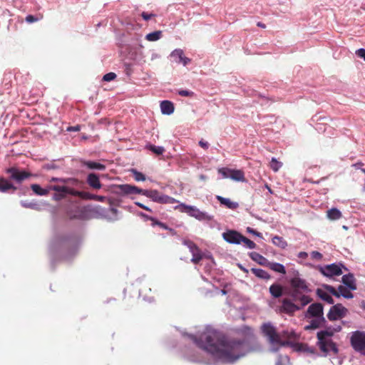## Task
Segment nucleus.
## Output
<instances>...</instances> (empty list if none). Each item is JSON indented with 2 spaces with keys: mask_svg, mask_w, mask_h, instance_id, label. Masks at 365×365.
Returning a JSON list of instances; mask_svg holds the SVG:
<instances>
[{
  "mask_svg": "<svg viewBox=\"0 0 365 365\" xmlns=\"http://www.w3.org/2000/svg\"><path fill=\"white\" fill-rule=\"evenodd\" d=\"M188 336L199 348L210 354L216 363L233 364L257 350L246 339H229L210 327H207L199 337L192 334H188Z\"/></svg>",
  "mask_w": 365,
  "mask_h": 365,
  "instance_id": "nucleus-1",
  "label": "nucleus"
},
{
  "mask_svg": "<svg viewBox=\"0 0 365 365\" xmlns=\"http://www.w3.org/2000/svg\"><path fill=\"white\" fill-rule=\"evenodd\" d=\"M118 210L111 207L109 210L105 209L101 206L89 207L79 206L78 205H72L68 210V215L71 219L89 220L94 217L105 218L110 222L118 220Z\"/></svg>",
  "mask_w": 365,
  "mask_h": 365,
  "instance_id": "nucleus-2",
  "label": "nucleus"
},
{
  "mask_svg": "<svg viewBox=\"0 0 365 365\" xmlns=\"http://www.w3.org/2000/svg\"><path fill=\"white\" fill-rule=\"evenodd\" d=\"M262 331L267 337L270 345V351L276 352L281 347L292 346L297 351H302L303 345L297 343H292L289 339L296 337V334L293 331L287 330L283 331L282 333H277L275 328L270 323H265L262 326Z\"/></svg>",
  "mask_w": 365,
  "mask_h": 365,
  "instance_id": "nucleus-3",
  "label": "nucleus"
},
{
  "mask_svg": "<svg viewBox=\"0 0 365 365\" xmlns=\"http://www.w3.org/2000/svg\"><path fill=\"white\" fill-rule=\"evenodd\" d=\"M290 284L292 288L289 296L293 301L295 302L302 301V305H307L311 302L312 299L307 294L311 292V289L304 279L295 276L291 279Z\"/></svg>",
  "mask_w": 365,
  "mask_h": 365,
  "instance_id": "nucleus-4",
  "label": "nucleus"
},
{
  "mask_svg": "<svg viewBox=\"0 0 365 365\" xmlns=\"http://www.w3.org/2000/svg\"><path fill=\"white\" fill-rule=\"evenodd\" d=\"M306 318L312 319L305 329H316L325 326L327 321L324 317V307L321 303H313L307 309Z\"/></svg>",
  "mask_w": 365,
  "mask_h": 365,
  "instance_id": "nucleus-5",
  "label": "nucleus"
},
{
  "mask_svg": "<svg viewBox=\"0 0 365 365\" xmlns=\"http://www.w3.org/2000/svg\"><path fill=\"white\" fill-rule=\"evenodd\" d=\"M78 240L76 236H56L51 242L50 249L53 251L68 250V255L73 256L78 250Z\"/></svg>",
  "mask_w": 365,
  "mask_h": 365,
  "instance_id": "nucleus-6",
  "label": "nucleus"
},
{
  "mask_svg": "<svg viewBox=\"0 0 365 365\" xmlns=\"http://www.w3.org/2000/svg\"><path fill=\"white\" fill-rule=\"evenodd\" d=\"M179 207L182 212L187 213L189 216L195 217L199 221H211L213 220V215L200 210L195 206L181 203Z\"/></svg>",
  "mask_w": 365,
  "mask_h": 365,
  "instance_id": "nucleus-7",
  "label": "nucleus"
},
{
  "mask_svg": "<svg viewBox=\"0 0 365 365\" xmlns=\"http://www.w3.org/2000/svg\"><path fill=\"white\" fill-rule=\"evenodd\" d=\"M153 190H143L129 184H122L117 186L116 193L121 195L140 194L150 198Z\"/></svg>",
  "mask_w": 365,
  "mask_h": 365,
  "instance_id": "nucleus-8",
  "label": "nucleus"
},
{
  "mask_svg": "<svg viewBox=\"0 0 365 365\" xmlns=\"http://www.w3.org/2000/svg\"><path fill=\"white\" fill-rule=\"evenodd\" d=\"M350 344L353 349L365 356V332L361 331H355L351 333L350 337Z\"/></svg>",
  "mask_w": 365,
  "mask_h": 365,
  "instance_id": "nucleus-9",
  "label": "nucleus"
},
{
  "mask_svg": "<svg viewBox=\"0 0 365 365\" xmlns=\"http://www.w3.org/2000/svg\"><path fill=\"white\" fill-rule=\"evenodd\" d=\"M48 189L49 190V192L51 190L56 192L53 195V199L56 201L64 199L68 195L76 197L75 192H78V190H75L73 188L70 187L59 185H48Z\"/></svg>",
  "mask_w": 365,
  "mask_h": 365,
  "instance_id": "nucleus-10",
  "label": "nucleus"
},
{
  "mask_svg": "<svg viewBox=\"0 0 365 365\" xmlns=\"http://www.w3.org/2000/svg\"><path fill=\"white\" fill-rule=\"evenodd\" d=\"M318 339L317 345L320 350L325 354L332 352L336 354L339 351L338 347L331 339L332 336H325L317 334Z\"/></svg>",
  "mask_w": 365,
  "mask_h": 365,
  "instance_id": "nucleus-11",
  "label": "nucleus"
},
{
  "mask_svg": "<svg viewBox=\"0 0 365 365\" xmlns=\"http://www.w3.org/2000/svg\"><path fill=\"white\" fill-rule=\"evenodd\" d=\"M9 175V179L17 183H21L24 180L30 178L31 174L26 170H21L17 167H11L6 170Z\"/></svg>",
  "mask_w": 365,
  "mask_h": 365,
  "instance_id": "nucleus-12",
  "label": "nucleus"
},
{
  "mask_svg": "<svg viewBox=\"0 0 365 365\" xmlns=\"http://www.w3.org/2000/svg\"><path fill=\"white\" fill-rule=\"evenodd\" d=\"M218 173L222 175L223 178H230L237 182H244L245 180L244 173L240 170L222 168L218 170Z\"/></svg>",
  "mask_w": 365,
  "mask_h": 365,
  "instance_id": "nucleus-13",
  "label": "nucleus"
},
{
  "mask_svg": "<svg viewBox=\"0 0 365 365\" xmlns=\"http://www.w3.org/2000/svg\"><path fill=\"white\" fill-rule=\"evenodd\" d=\"M348 310L341 304L332 306L327 314V318L330 321H335L344 317Z\"/></svg>",
  "mask_w": 365,
  "mask_h": 365,
  "instance_id": "nucleus-14",
  "label": "nucleus"
},
{
  "mask_svg": "<svg viewBox=\"0 0 365 365\" xmlns=\"http://www.w3.org/2000/svg\"><path fill=\"white\" fill-rule=\"evenodd\" d=\"M342 264H331L324 267H321L319 268L320 272L328 277H331L333 276H339L342 274L341 270Z\"/></svg>",
  "mask_w": 365,
  "mask_h": 365,
  "instance_id": "nucleus-15",
  "label": "nucleus"
},
{
  "mask_svg": "<svg viewBox=\"0 0 365 365\" xmlns=\"http://www.w3.org/2000/svg\"><path fill=\"white\" fill-rule=\"evenodd\" d=\"M306 305H302V301L295 302L292 299H284L282 301V309L288 314H292L297 310L302 309Z\"/></svg>",
  "mask_w": 365,
  "mask_h": 365,
  "instance_id": "nucleus-16",
  "label": "nucleus"
},
{
  "mask_svg": "<svg viewBox=\"0 0 365 365\" xmlns=\"http://www.w3.org/2000/svg\"><path fill=\"white\" fill-rule=\"evenodd\" d=\"M170 59L176 63H182L184 66L188 65L191 62V59L184 56V51L181 48L173 50L170 56Z\"/></svg>",
  "mask_w": 365,
  "mask_h": 365,
  "instance_id": "nucleus-17",
  "label": "nucleus"
},
{
  "mask_svg": "<svg viewBox=\"0 0 365 365\" xmlns=\"http://www.w3.org/2000/svg\"><path fill=\"white\" fill-rule=\"evenodd\" d=\"M150 199L155 202L161 204H173L176 200L168 195L161 194L157 190H153L151 194Z\"/></svg>",
  "mask_w": 365,
  "mask_h": 365,
  "instance_id": "nucleus-18",
  "label": "nucleus"
},
{
  "mask_svg": "<svg viewBox=\"0 0 365 365\" xmlns=\"http://www.w3.org/2000/svg\"><path fill=\"white\" fill-rule=\"evenodd\" d=\"M222 237L228 243L239 245L242 242V235L235 230H228L222 233Z\"/></svg>",
  "mask_w": 365,
  "mask_h": 365,
  "instance_id": "nucleus-19",
  "label": "nucleus"
},
{
  "mask_svg": "<svg viewBox=\"0 0 365 365\" xmlns=\"http://www.w3.org/2000/svg\"><path fill=\"white\" fill-rule=\"evenodd\" d=\"M75 194H76V197H81V198L85 199V200H96L98 202H104L106 199V197L105 196H101V195H94V194H91L89 192H83V191H78V192H76Z\"/></svg>",
  "mask_w": 365,
  "mask_h": 365,
  "instance_id": "nucleus-20",
  "label": "nucleus"
},
{
  "mask_svg": "<svg viewBox=\"0 0 365 365\" xmlns=\"http://www.w3.org/2000/svg\"><path fill=\"white\" fill-rule=\"evenodd\" d=\"M87 183L91 187L96 190L100 189L102 187V184L99 180L98 176L94 173H91L88 175Z\"/></svg>",
  "mask_w": 365,
  "mask_h": 365,
  "instance_id": "nucleus-21",
  "label": "nucleus"
},
{
  "mask_svg": "<svg viewBox=\"0 0 365 365\" xmlns=\"http://www.w3.org/2000/svg\"><path fill=\"white\" fill-rule=\"evenodd\" d=\"M342 283L350 290H356V285L352 274H344L341 278Z\"/></svg>",
  "mask_w": 365,
  "mask_h": 365,
  "instance_id": "nucleus-22",
  "label": "nucleus"
},
{
  "mask_svg": "<svg viewBox=\"0 0 365 365\" xmlns=\"http://www.w3.org/2000/svg\"><path fill=\"white\" fill-rule=\"evenodd\" d=\"M216 199L219 201V202L225 206L226 207L235 210L239 207V204L237 202H232L229 198L223 197L220 195L216 196Z\"/></svg>",
  "mask_w": 365,
  "mask_h": 365,
  "instance_id": "nucleus-23",
  "label": "nucleus"
},
{
  "mask_svg": "<svg viewBox=\"0 0 365 365\" xmlns=\"http://www.w3.org/2000/svg\"><path fill=\"white\" fill-rule=\"evenodd\" d=\"M9 190H12L14 192L16 190V187L6 178H0V192H6Z\"/></svg>",
  "mask_w": 365,
  "mask_h": 365,
  "instance_id": "nucleus-24",
  "label": "nucleus"
},
{
  "mask_svg": "<svg viewBox=\"0 0 365 365\" xmlns=\"http://www.w3.org/2000/svg\"><path fill=\"white\" fill-rule=\"evenodd\" d=\"M160 110L163 114L170 115L174 112L173 103L169 101H163L160 103Z\"/></svg>",
  "mask_w": 365,
  "mask_h": 365,
  "instance_id": "nucleus-25",
  "label": "nucleus"
},
{
  "mask_svg": "<svg viewBox=\"0 0 365 365\" xmlns=\"http://www.w3.org/2000/svg\"><path fill=\"white\" fill-rule=\"evenodd\" d=\"M249 255L252 260L262 266L267 267L269 262L267 258L256 252H250Z\"/></svg>",
  "mask_w": 365,
  "mask_h": 365,
  "instance_id": "nucleus-26",
  "label": "nucleus"
},
{
  "mask_svg": "<svg viewBox=\"0 0 365 365\" xmlns=\"http://www.w3.org/2000/svg\"><path fill=\"white\" fill-rule=\"evenodd\" d=\"M269 292L274 298H279L282 296L283 287L279 284H273L269 287Z\"/></svg>",
  "mask_w": 365,
  "mask_h": 365,
  "instance_id": "nucleus-27",
  "label": "nucleus"
},
{
  "mask_svg": "<svg viewBox=\"0 0 365 365\" xmlns=\"http://www.w3.org/2000/svg\"><path fill=\"white\" fill-rule=\"evenodd\" d=\"M83 165L86 166L88 168L91 170H104L106 169V166L100 163L94 162V161H83Z\"/></svg>",
  "mask_w": 365,
  "mask_h": 365,
  "instance_id": "nucleus-28",
  "label": "nucleus"
},
{
  "mask_svg": "<svg viewBox=\"0 0 365 365\" xmlns=\"http://www.w3.org/2000/svg\"><path fill=\"white\" fill-rule=\"evenodd\" d=\"M251 272L258 278L268 280L271 278L270 274L264 269L259 268H252Z\"/></svg>",
  "mask_w": 365,
  "mask_h": 365,
  "instance_id": "nucleus-29",
  "label": "nucleus"
},
{
  "mask_svg": "<svg viewBox=\"0 0 365 365\" xmlns=\"http://www.w3.org/2000/svg\"><path fill=\"white\" fill-rule=\"evenodd\" d=\"M267 267H268L269 269L276 272L281 273L283 274H286V269L284 266L280 263L269 262Z\"/></svg>",
  "mask_w": 365,
  "mask_h": 365,
  "instance_id": "nucleus-30",
  "label": "nucleus"
},
{
  "mask_svg": "<svg viewBox=\"0 0 365 365\" xmlns=\"http://www.w3.org/2000/svg\"><path fill=\"white\" fill-rule=\"evenodd\" d=\"M31 188L33 192L37 195L44 196L47 195L49 193V190L48 189V186L46 188H42L38 184H32L31 185Z\"/></svg>",
  "mask_w": 365,
  "mask_h": 365,
  "instance_id": "nucleus-31",
  "label": "nucleus"
},
{
  "mask_svg": "<svg viewBox=\"0 0 365 365\" xmlns=\"http://www.w3.org/2000/svg\"><path fill=\"white\" fill-rule=\"evenodd\" d=\"M327 216L331 220H336L340 219L342 215L339 210L334 207L327 210Z\"/></svg>",
  "mask_w": 365,
  "mask_h": 365,
  "instance_id": "nucleus-32",
  "label": "nucleus"
},
{
  "mask_svg": "<svg viewBox=\"0 0 365 365\" xmlns=\"http://www.w3.org/2000/svg\"><path fill=\"white\" fill-rule=\"evenodd\" d=\"M339 295L340 297H343L346 299H352L354 297V294L351 292L350 289L347 288V287H344L343 285H339L338 287Z\"/></svg>",
  "mask_w": 365,
  "mask_h": 365,
  "instance_id": "nucleus-33",
  "label": "nucleus"
},
{
  "mask_svg": "<svg viewBox=\"0 0 365 365\" xmlns=\"http://www.w3.org/2000/svg\"><path fill=\"white\" fill-rule=\"evenodd\" d=\"M20 203L21 206L25 208H29L34 210H40L41 209V205L36 201L29 202L26 200H21Z\"/></svg>",
  "mask_w": 365,
  "mask_h": 365,
  "instance_id": "nucleus-34",
  "label": "nucleus"
},
{
  "mask_svg": "<svg viewBox=\"0 0 365 365\" xmlns=\"http://www.w3.org/2000/svg\"><path fill=\"white\" fill-rule=\"evenodd\" d=\"M317 294L322 300L327 302L329 304H333L334 302L333 298L328 293H327L326 292H324L320 289H317Z\"/></svg>",
  "mask_w": 365,
  "mask_h": 365,
  "instance_id": "nucleus-35",
  "label": "nucleus"
},
{
  "mask_svg": "<svg viewBox=\"0 0 365 365\" xmlns=\"http://www.w3.org/2000/svg\"><path fill=\"white\" fill-rule=\"evenodd\" d=\"M163 36V33L161 31H155L154 32H151L145 36V39L148 41H155L160 39Z\"/></svg>",
  "mask_w": 365,
  "mask_h": 365,
  "instance_id": "nucleus-36",
  "label": "nucleus"
},
{
  "mask_svg": "<svg viewBox=\"0 0 365 365\" xmlns=\"http://www.w3.org/2000/svg\"><path fill=\"white\" fill-rule=\"evenodd\" d=\"M272 241L274 245L282 249L287 246V242L282 237L277 235L273 237Z\"/></svg>",
  "mask_w": 365,
  "mask_h": 365,
  "instance_id": "nucleus-37",
  "label": "nucleus"
},
{
  "mask_svg": "<svg viewBox=\"0 0 365 365\" xmlns=\"http://www.w3.org/2000/svg\"><path fill=\"white\" fill-rule=\"evenodd\" d=\"M192 257L191 259V262L195 264L198 263L202 258L201 251L200 250L199 248L197 249L196 250L193 251L192 252Z\"/></svg>",
  "mask_w": 365,
  "mask_h": 365,
  "instance_id": "nucleus-38",
  "label": "nucleus"
},
{
  "mask_svg": "<svg viewBox=\"0 0 365 365\" xmlns=\"http://www.w3.org/2000/svg\"><path fill=\"white\" fill-rule=\"evenodd\" d=\"M335 334L334 331L332 329V327H327L325 329L321 330L317 332L318 335L325 336H333Z\"/></svg>",
  "mask_w": 365,
  "mask_h": 365,
  "instance_id": "nucleus-39",
  "label": "nucleus"
},
{
  "mask_svg": "<svg viewBox=\"0 0 365 365\" xmlns=\"http://www.w3.org/2000/svg\"><path fill=\"white\" fill-rule=\"evenodd\" d=\"M148 148L158 155H162L165 152V148L162 146L149 145H148Z\"/></svg>",
  "mask_w": 365,
  "mask_h": 365,
  "instance_id": "nucleus-40",
  "label": "nucleus"
},
{
  "mask_svg": "<svg viewBox=\"0 0 365 365\" xmlns=\"http://www.w3.org/2000/svg\"><path fill=\"white\" fill-rule=\"evenodd\" d=\"M282 164L280 162H278L276 158H272L270 162V168L274 171L277 172L282 167Z\"/></svg>",
  "mask_w": 365,
  "mask_h": 365,
  "instance_id": "nucleus-41",
  "label": "nucleus"
},
{
  "mask_svg": "<svg viewBox=\"0 0 365 365\" xmlns=\"http://www.w3.org/2000/svg\"><path fill=\"white\" fill-rule=\"evenodd\" d=\"M133 176L136 181H144L145 180V176L140 172H138L136 170H132Z\"/></svg>",
  "mask_w": 365,
  "mask_h": 365,
  "instance_id": "nucleus-42",
  "label": "nucleus"
},
{
  "mask_svg": "<svg viewBox=\"0 0 365 365\" xmlns=\"http://www.w3.org/2000/svg\"><path fill=\"white\" fill-rule=\"evenodd\" d=\"M183 245L187 246L190 250V252L192 253L193 251L196 250L197 249H198V247H197V245L192 242V241L190 240H183Z\"/></svg>",
  "mask_w": 365,
  "mask_h": 365,
  "instance_id": "nucleus-43",
  "label": "nucleus"
},
{
  "mask_svg": "<svg viewBox=\"0 0 365 365\" xmlns=\"http://www.w3.org/2000/svg\"><path fill=\"white\" fill-rule=\"evenodd\" d=\"M324 287L327 292L331 293L332 295L338 298L339 297L338 289L336 290L333 286L324 284Z\"/></svg>",
  "mask_w": 365,
  "mask_h": 365,
  "instance_id": "nucleus-44",
  "label": "nucleus"
},
{
  "mask_svg": "<svg viewBox=\"0 0 365 365\" xmlns=\"http://www.w3.org/2000/svg\"><path fill=\"white\" fill-rule=\"evenodd\" d=\"M242 242H244L245 245L250 249H255L256 247V244L253 241L244 237L243 235H242Z\"/></svg>",
  "mask_w": 365,
  "mask_h": 365,
  "instance_id": "nucleus-45",
  "label": "nucleus"
},
{
  "mask_svg": "<svg viewBox=\"0 0 365 365\" xmlns=\"http://www.w3.org/2000/svg\"><path fill=\"white\" fill-rule=\"evenodd\" d=\"M43 169L50 170H56L59 169L61 167L56 164L54 162H50L43 165Z\"/></svg>",
  "mask_w": 365,
  "mask_h": 365,
  "instance_id": "nucleus-46",
  "label": "nucleus"
},
{
  "mask_svg": "<svg viewBox=\"0 0 365 365\" xmlns=\"http://www.w3.org/2000/svg\"><path fill=\"white\" fill-rule=\"evenodd\" d=\"M116 78V74L113 72L108 73L105 74L103 77V80L104 81H110L114 80Z\"/></svg>",
  "mask_w": 365,
  "mask_h": 365,
  "instance_id": "nucleus-47",
  "label": "nucleus"
},
{
  "mask_svg": "<svg viewBox=\"0 0 365 365\" xmlns=\"http://www.w3.org/2000/svg\"><path fill=\"white\" fill-rule=\"evenodd\" d=\"M70 181H73V182H77L76 180H73V179H64V178H51V180H50V182H63V183H67Z\"/></svg>",
  "mask_w": 365,
  "mask_h": 365,
  "instance_id": "nucleus-48",
  "label": "nucleus"
},
{
  "mask_svg": "<svg viewBox=\"0 0 365 365\" xmlns=\"http://www.w3.org/2000/svg\"><path fill=\"white\" fill-rule=\"evenodd\" d=\"M178 94L181 96L189 97L192 96L194 93L188 90H180L178 91Z\"/></svg>",
  "mask_w": 365,
  "mask_h": 365,
  "instance_id": "nucleus-49",
  "label": "nucleus"
},
{
  "mask_svg": "<svg viewBox=\"0 0 365 365\" xmlns=\"http://www.w3.org/2000/svg\"><path fill=\"white\" fill-rule=\"evenodd\" d=\"M289 358L287 356H279L275 365H282L283 363L288 361Z\"/></svg>",
  "mask_w": 365,
  "mask_h": 365,
  "instance_id": "nucleus-50",
  "label": "nucleus"
},
{
  "mask_svg": "<svg viewBox=\"0 0 365 365\" xmlns=\"http://www.w3.org/2000/svg\"><path fill=\"white\" fill-rule=\"evenodd\" d=\"M311 257L314 259L321 260L322 258V255L317 251H313L311 252Z\"/></svg>",
  "mask_w": 365,
  "mask_h": 365,
  "instance_id": "nucleus-51",
  "label": "nucleus"
},
{
  "mask_svg": "<svg viewBox=\"0 0 365 365\" xmlns=\"http://www.w3.org/2000/svg\"><path fill=\"white\" fill-rule=\"evenodd\" d=\"M356 55L361 58H363L365 61V49L359 48L356 51Z\"/></svg>",
  "mask_w": 365,
  "mask_h": 365,
  "instance_id": "nucleus-52",
  "label": "nucleus"
},
{
  "mask_svg": "<svg viewBox=\"0 0 365 365\" xmlns=\"http://www.w3.org/2000/svg\"><path fill=\"white\" fill-rule=\"evenodd\" d=\"M155 14H148L146 12H143L141 14V16L143 17V19L145 20V21H148L150 20L153 16H154Z\"/></svg>",
  "mask_w": 365,
  "mask_h": 365,
  "instance_id": "nucleus-53",
  "label": "nucleus"
},
{
  "mask_svg": "<svg viewBox=\"0 0 365 365\" xmlns=\"http://www.w3.org/2000/svg\"><path fill=\"white\" fill-rule=\"evenodd\" d=\"M37 20H38V19L36 18L34 16H32V15H28L26 17V21L28 23H34V22H36Z\"/></svg>",
  "mask_w": 365,
  "mask_h": 365,
  "instance_id": "nucleus-54",
  "label": "nucleus"
},
{
  "mask_svg": "<svg viewBox=\"0 0 365 365\" xmlns=\"http://www.w3.org/2000/svg\"><path fill=\"white\" fill-rule=\"evenodd\" d=\"M247 231L250 233H252L257 237H262V234L256 230H255L254 229L251 228V227H247Z\"/></svg>",
  "mask_w": 365,
  "mask_h": 365,
  "instance_id": "nucleus-55",
  "label": "nucleus"
},
{
  "mask_svg": "<svg viewBox=\"0 0 365 365\" xmlns=\"http://www.w3.org/2000/svg\"><path fill=\"white\" fill-rule=\"evenodd\" d=\"M199 145L200 147H202L204 149H207L209 147V143L207 141H205L203 140H201L199 141Z\"/></svg>",
  "mask_w": 365,
  "mask_h": 365,
  "instance_id": "nucleus-56",
  "label": "nucleus"
},
{
  "mask_svg": "<svg viewBox=\"0 0 365 365\" xmlns=\"http://www.w3.org/2000/svg\"><path fill=\"white\" fill-rule=\"evenodd\" d=\"M135 204L138 206L139 207H141L143 208V210H145L147 211H149V212H152L151 209H150L148 207L145 206V205L139 202H135Z\"/></svg>",
  "mask_w": 365,
  "mask_h": 365,
  "instance_id": "nucleus-57",
  "label": "nucleus"
},
{
  "mask_svg": "<svg viewBox=\"0 0 365 365\" xmlns=\"http://www.w3.org/2000/svg\"><path fill=\"white\" fill-rule=\"evenodd\" d=\"M156 225H159L160 227H162L163 229L164 230H170V231H173V229L171 228H169L166 224L163 223V222H156Z\"/></svg>",
  "mask_w": 365,
  "mask_h": 365,
  "instance_id": "nucleus-58",
  "label": "nucleus"
},
{
  "mask_svg": "<svg viewBox=\"0 0 365 365\" xmlns=\"http://www.w3.org/2000/svg\"><path fill=\"white\" fill-rule=\"evenodd\" d=\"M67 130L68 131H75V132H77V131L80 130V126L79 125L70 126V127H68L67 128Z\"/></svg>",
  "mask_w": 365,
  "mask_h": 365,
  "instance_id": "nucleus-59",
  "label": "nucleus"
},
{
  "mask_svg": "<svg viewBox=\"0 0 365 365\" xmlns=\"http://www.w3.org/2000/svg\"><path fill=\"white\" fill-rule=\"evenodd\" d=\"M364 164L361 162H358L356 163H354L352 165V167L355 168L356 169H362V166Z\"/></svg>",
  "mask_w": 365,
  "mask_h": 365,
  "instance_id": "nucleus-60",
  "label": "nucleus"
},
{
  "mask_svg": "<svg viewBox=\"0 0 365 365\" xmlns=\"http://www.w3.org/2000/svg\"><path fill=\"white\" fill-rule=\"evenodd\" d=\"M308 256V254L305 252H300L299 254H298V257L299 258H302V259H305L307 258Z\"/></svg>",
  "mask_w": 365,
  "mask_h": 365,
  "instance_id": "nucleus-61",
  "label": "nucleus"
},
{
  "mask_svg": "<svg viewBox=\"0 0 365 365\" xmlns=\"http://www.w3.org/2000/svg\"><path fill=\"white\" fill-rule=\"evenodd\" d=\"M331 327L335 333L339 332L341 330V327L340 325H334Z\"/></svg>",
  "mask_w": 365,
  "mask_h": 365,
  "instance_id": "nucleus-62",
  "label": "nucleus"
},
{
  "mask_svg": "<svg viewBox=\"0 0 365 365\" xmlns=\"http://www.w3.org/2000/svg\"><path fill=\"white\" fill-rule=\"evenodd\" d=\"M239 268L245 273H248V270L245 268L242 265L238 264Z\"/></svg>",
  "mask_w": 365,
  "mask_h": 365,
  "instance_id": "nucleus-63",
  "label": "nucleus"
},
{
  "mask_svg": "<svg viewBox=\"0 0 365 365\" xmlns=\"http://www.w3.org/2000/svg\"><path fill=\"white\" fill-rule=\"evenodd\" d=\"M159 57H160V56L158 53H154L152 54L151 58L154 59V58H159Z\"/></svg>",
  "mask_w": 365,
  "mask_h": 365,
  "instance_id": "nucleus-64",
  "label": "nucleus"
}]
</instances>
